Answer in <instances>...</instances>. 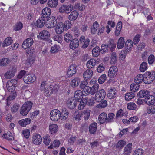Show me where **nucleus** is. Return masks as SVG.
I'll return each instance as SVG.
<instances>
[{
  "label": "nucleus",
  "instance_id": "35",
  "mask_svg": "<svg viewBox=\"0 0 155 155\" xmlns=\"http://www.w3.org/2000/svg\"><path fill=\"white\" fill-rule=\"evenodd\" d=\"M49 129L51 133L52 134H54L57 132L58 127L56 124H52L49 126Z\"/></svg>",
  "mask_w": 155,
  "mask_h": 155
},
{
  "label": "nucleus",
  "instance_id": "38",
  "mask_svg": "<svg viewBox=\"0 0 155 155\" xmlns=\"http://www.w3.org/2000/svg\"><path fill=\"white\" fill-rule=\"evenodd\" d=\"M96 60L93 58L89 60L87 63V66L88 68H91L94 67L96 63Z\"/></svg>",
  "mask_w": 155,
  "mask_h": 155
},
{
  "label": "nucleus",
  "instance_id": "32",
  "mask_svg": "<svg viewBox=\"0 0 155 155\" xmlns=\"http://www.w3.org/2000/svg\"><path fill=\"white\" fill-rule=\"evenodd\" d=\"M91 110L89 109H87L82 112L81 117H83L85 120H87L90 117Z\"/></svg>",
  "mask_w": 155,
  "mask_h": 155
},
{
  "label": "nucleus",
  "instance_id": "45",
  "mask_svg": "<svg viewBox=\"0 0 155 155\" xmlns=\"http://www.w3.org/2000/svg\"><path fill=\"white\" fill-rule=\"evenodd\" d=\"M80 81L79 78L78 77H75L72 80L71 82V85L74 87H77L78 86Z\"/></svg>",
  "mask_w": 155,
  "mask_h": 155
},
{
  "label": "nucleus",
  "instance_id": "7",
  "mask_svg": "<svg viewBox=\"0 0 155 155\" xmlns=\"http://www.w3.org/2000/svg\"><path fill=\"white\" fill-rule=\"evenodd\" d=\"M60 111L58 110H53L50 114V118L51 120L55 121H58L60 118Z\"/></svg>",
  "mask_w": 155,
  "mask_h": 155
},
{
  "label": "nucleus",
  "instance_id": "39",
  "mask_svg": "<svg viewBox=\"0 0 155 155\" xmlns=\"http://www.w3.org/2000/svg\"><path fill=\"white\" fill-rule=\"evenodd\" d=\"M58 5V0H49L48 2V6L51 8H55Z\"/></svg>",
  "mask_w": 155,
  "mask_h": 155
},
{
  "label": "nucleus",
  "instance_id": "51",
  "mask_svg": "<svg viewBox=\"0 0 155 155\" xmlns=\"http://www.w3.org/2000/svg\"><path fill=\"white\" fill-rule=\"evenodd\" d=\"M10 60L7 58H3L0 60V65L6 66L10 63Z\"/></svg>",
  "mask_w": 155,
  "mask_h": 155
},
{
  "label": "nucleus",
  "instance_id": "58",
  "mask_svg": "<svg viewBox=\"0 0 155 155\" xmlns=\"http://www.w3.org/2000/svg\"><path fill=\"white\" fill-rule=\"evenodd\" d=\"M147 64L145 62H143L142 63L140 67V70L141 72H144L147 69Z\"/></svg>",
  "mask_w": 155,
  "mask_h": 155
},
{
  "label": "nucleus",
  "instance_id": "28",
  "mask_svg": "<svg viewBox=\"0 0 155 155\" xmlns=\"http://www.w3.org/2000/svg\"><path fill=\"white\" fill-rule=\"evenodd\" d=\"M97 124L96 123L94 122L91 124L89 127L90 133L91 134H94L97 130Z\"/></svg>",
  "mask_w": 155,
  "mask_h": 155
},
{
  "label": "nucleus",
  "instance_id": "55",
  "mask_svg": "<svg viewBox=\"0 0 155 155\" xmlns=\"http://www.w3.org/2000/svg\"><path fill=\"white\" fill-rule=\"evenodd\" d=\"M99 26L98 22L96 21L93 24L91 28V33L93 34H95L96 32L97 28Z\"/></svg>",
  "mask_w": 155,
  "mask_h": 155
},
{
  "label": "nucleus",
  "instance_id": "9",
  "mask_svg": "<svg viewBox=\"0 0 155 155\" xmlns=\"http://www.w3.org/2000/svg\"><path fill=\"white\" fill-rule=\"evenodd\" d=\"M57 21L56 18L53 16H51L48 19H47L46 22V25H48L47 27L50 28L55 27L57 24Z\"/></svg>",
  "mask_w": 155,
  "mask_h": 155
},
{
  "label": "nucleus",
  "instance_id": "12",
  "mask_svg": "<svg viewBox=\"0 0 155 155\" xmlns=\"http://www.w3.org/2000/svg\"><path fill=\"white\" fill-rule=\"evenodd\" d=\"M41 136L37 134H34L32 136V143L36 145H40L42 142Z\"/></svg>",
  "mask_w": 155,
  "mask_h": 155
},
{
  "label": "nucleus",
  "instance_id": "62",
  "mask_svg": "<svg viewBox=\"0 0 155 155\" xmlns=\"http://www.w3.org/2000/svg\"><path fill=\"white\" fill-rule=\"evenodd\" d=\"M3 136L4 138L8 140H12L13 139L12 134L10 132H7L6 134H3Z\"/></svg>",
  "mask_w": 155,
  "mask_h": 155
},
{
  "label": "nucleus",
  "instance_id": "30",
  "mask_svg": "<svg viewBox=\"0 0 155 155\" xmlns=\"http://www.w3.org/2000/svg\"><path fill=\"white\" fill-rule=\"evenodd\" d=\"M150 94V92L149 91L146 90H140L138 93L137 95L139 97L143 98L147 97Z\"/></svg>",
  "mask_w": 155,
  "mask_h": 155
},
{
  "label": "nucleus",
  "instance_id": "16",
  "mask_svg": "<svg viewBox=\"0 0 155 155\" xmlns=\"http://www.w3.org/2000/svg\"><path fill=\"white\" fill-rule=\"evenodd\" d=\"M77 102L74 98H69L67 101V104L70 109H74L76 107L77 104Z\"/></svg>",
  "mask_w": 155,
  "mask_h": 155
},
{
  "label": "nucleus",
  "instance_id": "27",
  "mask_svg": "<svg viewBox=\"0 0 155 155\" xmlns=\"http://www.w3.org/2000/svg\"><path fill=\"white\" fill-rule=\"evenodd\" d=\"M107 115L105 113H101L99 115L98 120L100 124H103L105 122L107 123Z\"/></svg>",
  "mask_w": 155,
  "mask_h": 155
},
{
  "label": "nucleus",
  "instance_id": "49",
  "mask_svg": "<svg viewBox=\"0 0 155 155\" xmlns=\"http://www.w3.org/2000/svg\"><path fill=\"white\" fill-rule=\"evenodd\" d=\"M64 39L67 43H69L73 39V37L71 34L68 33L65 34Z\"/></svg>",
  "mask_w": 155,
  "mask_h": 155
},
{
  "label": "nucleus",
  "instance_id": "40",
  "mask_svg": "<svg viewBox=\"0 0 155 155\" xmlns=\"http://www.w3.org/2000/svg\"><path fill=\"white\" fill-rule=\"evenodd\" d=\"M13 42L12 38L11 37H8L4 41L2 44L3 47H5L7 46H8L11 44Z\"/></svg>",
  "mask_w": 155,
  "mask_h": 155
},
{
  "label": "nucleus",
  "instance_id": "3",
  "mask_svg": "<svg viewBox=\"0 0 155 155\" xmlns=\"http://www.w3.org/2000/svg\"><path fill=\"white\" fill-rule=\"evenodd\" d=\"M17 83V80L15 79H12L9 80L7 83V89L9 92H14L15 88V85Z\"/></svg>",
  "mask_w": 155,
  "mask_h": 155
},
{
  "label": "nucleus",
  "instance_id": "34",
  "mask_svg": "<svg viewBox=\"0 0 155 155\" xmlns=\"http://www.w3.org/2000/svg\"><path fill=\"white\" fill-rule=\"evenodd\" d=\"M122 26V22L120 21L117 23L115 31V35L116 36H118L120 33Z\"/></svg>",
  "mask_w": 155,
  "mask_h": 155
},
{
  "label": "nucleus",
  "instance_id": "54",
  "mask_svg": "<svg viewBox=\"0 0 155 155\" xmlns=\"http://www.w3.org/2000/svg\"><path fill=\"white\" fill-rule=\"evenodd\" d=\"M150 105L147 107V112L150 114H153L155 113V105L153 104Z\"/></svg>",
  "mask_w": 155,
  "mask_h": 155
},
{
  "label": "nucleus",
  "instance_id": "64",
  "mask_svg": "<svg viewBox=\"0 0 155 155\" xmlns=\"http://www.w3.org/2000/svg\"><path fill=\"white\" fill-rule=\"evenodd\" d=\"M20 107L19 105L18 104H15L11 107V110L12 112L15 113L18 110Z\"/></svg>",
  "mask_w": 155,
  "mask_h": 155
},
{
  "label": "nucleus",
  "instance_id": "17",
  "mask_svg": "<svg viewBox=\"0 0 155 155\" xmlns=\"http://www.w3.org/2000/svg\"><path fill=\"white\" fill-rule=\"evenodd\" d=\"M47 20L42 17H40L37 20L35 25L38 28H42L45 23L46 24Z\"/></svg>",
  "mask_w": 155,
  "mask_h": 155
},
{
  "label": "nucleus",
  "instance_id": "10",
  "mask_svg": "<svg viewBox=\"0 0 155 155\" xmlns=\"http://www.w3.org/2000/svg\"><path fill=\"white\" fill-rule=\"evenodd\" d=\"M117 91L114 87H110L108 89V93L107 95L109 98L113 99L115 98L117 94Z\"/></svg>",
  "mask_w": 155,
  "mask_h": 155
},
{
  "label": "nucleus",
  "instance_id": "56",
  "mask_svg": "<svg viewBox=\"0 0 155 155\" xmlns=\"http://www.w3.org/2000/svg\"><path fill=\"white\" fill-rule=\"evenodd\" d=\"M63 25L65 30H67L70 28L72 25L71 22L69 20L66 21L64 23H63Z\"/></svg>",
  "mask_w": 155,
  "mask_h": 155
},
{
  "label": "nucleus",
  "instance_id": "41",
  "mask_svg": "<svg viewBox=\"0 0 155 155\" xmlns=\"http://www.w3.org/2000/svg\"><path fill=\"white\" fill-rule=\"evenodd\" d=\"M126 144V141L124 140H120L118 141L117 143L116 146V148L118 149H122L123 147Z\"/></svg>",
  "mask_w": 155,
  "mask_h": 155
},
{
  "label": "nucleus",
  "instance_id": "20",
  "mask_svg": "<svg viewBox=\"0 0 155 155\" xmlns=\"http://www.w3.org/2000/svg\"><path fill=\"white\" fill-rule=\"evenodd\" d=\"M93 74V72L92 70L87 69L84 72L83 77L84 79L87 81L91 78Z\"/></svg>",
  "mask_w": 155,
  "mask_h": 155
},
{
  "label": "nucleus",
  "instance_id": "18",
  "mask_svg": "<svg viewBox=\"0 0 155 155\" xmlns=\"http://www.w3.org/2000/svg\"><path fill=\"white\" fill-rule=\"evenodd\" d=\"M60 111V119L63 120H66L68 116L69 113L68 110L65 108H62Z\"/></svg>",
  "mask_w": 155,
  "mask_h": 155
},
{
  "label": "nucleus",
  "instance_id": "36",
  "mask_svg": "<svg viewBox=\"0 0 155 155\" xmlns=\"http://www.w3.org/2000/svg\"><path fill=\"white\" fill-rule=\"evenodd\" d=\"M144 77L143 75L141 74L137 75L135 78V82L138 84L141 83L144 81Z\"/></svg>",
  "mask_w": 155,
  "mask_h": 155
},
{
  "label": "nucleus",
  "instance_id": "44",
  "mask_svg": "<svg viewBox=\"0 0 155 155\" xmlns=\"http://www.w3.org/2000/svg\"><path fill=\"white\" fill-rule=\"evenodd\" d=\"M117 59V56L116 53L113 52L110 57V63L111 64H115L116 63Z\"/></svg>",
  "mask_w": 155,
  "mask_h": 155
},
{
  "label": "nucleus",
  "instance_id": "63",
  "mask_svg": "<svg viewBox=\"0 0 155 155\" xmlns=\"http://www.w3.org/2000/svg\"><path fill=\"white\" fill-rule=\"evenodd\" d=\"M107 78V76L106 74H103L101 75L99 78L98 80V82L100 84H102L104 83Z\"/></svg>",
  "mask_w": 155,
  "mask_h": 155
},
{
  "label": "nucleus",
  "instance_id": "15",
  "mask_svg": "<svg viewBox=\"0 0 155 155\" xmlns=\"http://www.w3.org/2000/svg\"><path fill=\"white\" fill-rule=\"evenodd\" d=\"M51 11L50 8L48 7L45 8L42 11V17L46 20L50 18L49 16L51 14Z\"/></svg>",
  "mask_w": 155,
  "mask_h": 155
},
{
  "label": "nucleus",
  "instance_id": "14",
  "mask_svg": "<svg viewBox=\"0 0 155 155\" xmlns=\"http://www.w3.org/2000/svg\"><path fill=\"white\" fill-rule=\"evenodd\" d=\"M118 71L117 68L116 66H112L110 68L108 72V75L110 78H113L117 74Z\"/></svg>",
  "mask_w": 155,
  "mask_h": 155
},
{
  "label": "nucleus",
  "instance_id": "4",
  "mask_svg": "<svg viewBox=\"0 0 155 155\" xmlns=\"http://www.w3.org/2000/svg\"><path fill=\"white\" fill-rule=\"evenodd\" d=\"M50 34L49 32L47 30H44L41 31L39 33V35L41 39L43 40L48 41L49 42L52 41L51 40L49 39Z\"/></svg>",
  "mask_w": 155,
  "mask_h": 155
},
{
  "label": "nucleus",
  "instance_id": "6",
  "mask_svg": "<svg viewBox=\"0 0 155 155\" xmlns=\"http://www.w3.org/2000/svg\"><path fill=\"white\" fill-rule=\"evenodd\" d=\"M73 10V6L72 5H62L59 8V12L61 13L64 12L68 14Z\"/></svg>",
  "mask_w": 155,
  "mask_h": 155
},
{
  "label": "nucleus",
  "instance_id": "33",
  "mask_svg": "<svg viewBox=\"0 0 155 155\" xmlns=\"http://www.w3.org/2000/svg\"><path fill=\"white\" fill-rule=\"evenodd\" d=\"M31 120L29 118H26L25 119H22L19 121V124L22 127H25L27 125L29 124L30 123Z\"/></svg>",
  "mask_w": 155,
  "mask_h": 155
},
{
  "label": "nucleus",
  "instance_id": "23",
  "mask_svg": "<svg viewBox=\"0 0 155 155\" xmlns=\"http://www.w3.org/2000/svg\"><path fill=\"white\" fill-rule=\"evenodd\" d=\"M132 143L127 144L124 148L123 150L124 155H130L132 150Z\"/></svg>",
  "mask_w": 155,
  "mask_h": 155
},
{
  "label": "nucleus",
  "instance_id": "61",
  "mask_svg": "<svg viewBox=\"0 0 155 155\" xmlns=\"http://www.w3.org/2000/svg\"><path fill=\"white\" fill-rule=\"evenodd\" d=\"M59 46L57 45H55L52 46L51 50V53H55L58 52L59 50Z\"/></svg>",
  "mask_w": 155,
  "mask_h": 155
},
{
  "label": "nucleus",
  "instance_id": "5",
  "mask_svg": "<svg viewBox=\"0 0 155 155\" xmlns=\"http://www.w3.org/2000/svg\"><path fill=\"white\" fill-rule=\"evenodd\" d=\"M106 93L103 89L99 90L95 95V99L97 102H100L105 98Z\"/></svg>",
  "mask_w": 155,
  "mask_h": 155
},
{
  "label": "nucleus",
  "instance_id": "53",
  "mask_svg": "<svg viewBox=\"0 0 155 155\" xmlns=\"http://www.w3.org/2000/svg\"><path fill=\"white\" fill-rule=\"evenodd\" d=\"M60 144V142L58 140H55L53 143L49 146L48 147L49 149L53 148V147H58L59 146Z\"/></svg>",
  "mask_w": 155,
  "mask_h": 155
},
{
  "label": "nucleus",
  "instance_id": "24",
  "mask_svg": "<svg viewBox=\"0 0 155 155\" xmlns=\"http://www.w3.org/2000/svg\"><path fill=\"white\" fill-rule=\"evenodd\" d=\"M70 44V48L72 49H74L78 48L79 45L78 40L76 38L73 39Z\"/></svg>",
  "mask_w": 155,
  "mask_h": 155
},
{
  "label": "nucleus",
  "instance_id": "43",
  "mask_svg": "<svg viewBox=\"0 0 155 155\" xmlns=\"http://www.w3.org/2000/svg\"><path fill=\"white\" fill-rule=\"evenodd\" d=\"M124 40L123 37H120L118 40L117 44V48L118 49H121L123 47L124 45Z\"/></svg>",
  "mask_w": 155,
  "mask_h": 155
},
{
  "label": "nucleus",
  "instance_id": "19",
  "mask_svg": "<svg viewBox=\"0 0 155 155\" xmlns=\"http://www.w3.org/2000/svg\"><path fill=\"white\" fill-rule=\"evenodd\" d=\"M36 79V77L33 74H29L28 75L25 76L23 80L25 83H31L34 82Z\"/></svg>",
  "mask_w": 155,
  "mask_h": 155
},
{
  "label": "nucleus",
  "instance_id": "48",
  "mask_svg": "<svg viewBox=\"0 0 155 155\" xmlns=\"http://www.w3.org/2000/svg\"><path fill=\"white\" fill-rule=\"evenodd\" d=\"M85 6L83 4H81L79 3H77L75 4L74 8L80 11H83L85 8Z\"/></svg>",
  "mask_w": 155,
  "mask_h": 155
},
{
  "label": "nucleus",
  "instance_id": "13",
  "mask_svg": "<svg viewBox=\"0 0 155 155\" xmlns=\"http://www.w3.org/2000/svg\"><path fill=\"white\" fill-rule=\"evenodd\" d=\"M34 43L33 38H28L26 39L22 44L23 48L26 49L31 46Z\"/></svg>",
  "mask_w": 155,
  "mask_h": 155
},
{
  "label": "nucleus",
  "instance_id": "2",
  "mask_svg": "<svg viewBox=\"0 0 155 155\" xmlns=\"http://www.w3.org/2000/svg\"><path fill=\"white\" fill-rule=\"evenodd\" d=\"M33 104L31 101H27L21 107L20 113L22 116H26L32 108Z\"/></svg>",
  "mask_w": 155,
  "mask_h": 155
},
{
  "label": "nucleus",
  "instance_id": "50",
  "mask_svg": "<svg viewBox=\"0 0 155 155\" xmlns=\"http://www.w3.org/2000/svg\"><path fill=\"white\" fill-rule=\"evenodd\" d=\"M115 116V114L113 113H109L108 114V116H107V123H111L113 122Z\"/></svg>",
  "mask_w": 155,
  "mask_h": 155
},
{
  "label": "nucleus",
  "instance_id": "22",
  "mask_svg": "<svg viewBox=\"0 0 155 155\" xmlns=\"http://www.w3.org/2000/svg\"><path fill=\"white\" fill-rule=\"evenodd\" d=\"M144 102L148 105H153L155 102V98L153 96L149 95L144 99Z\"/></svg>",
  "mask_w": 155,
  "mask_h": 155
},
{
  "label": "nucleus",
  "instance_id": "26",
  "mask_svg": "<svg viewBox=\"0 0 155 155\" xmlns=\"http://www.w3.org/2000/svg\"><path fill=\"white\" fill-rule=\"evenodd\" d=\"M79 13L78 11L74 10L72 11L69 15L68 18L71 21H73L76 20L78 17Z\"/></svg>",
  "mask_w": 155,
  "mask_h": 155
},
{
  "label": "nucleus",
  "instance_id": "52",
  "mask_svg": "<svg viewBox=\"0 0 155 155\" xmlns=\"http://www.w3.org/2000/svg\"><path fill=\"white\" fill-rule=\"evenodd\" d=\"M127 109L131 110H134L137 109V106L134 102H130L127 104Z\"/></svg>",
  "mask_w": 155,
  "mask_h": 155
},
{
  "label": "nucleus",
  "instance_id": "25",
  "mask_svg": "<svg viewBox=\"0 0 155 155\" xmlns=\"http://www.w3.org/2000/svg\"><path fill=\"white\" fill-rule=\"evenodd\" d=\"M57 26L55 28V31L58 34L62 33L64 30H65L63 27V23L59 22L56 25Z\"/></svg>",
  "mask_w": 155,
  "mask_h": 155
},
{
  "label": "nucleus",
  "instance_id": "11",
  "mask_svg": "<svg viewBox=\"0 0 155 155\" xmlns=\"http://www.w3.org/2000/svg\"><path fill=\"white\" fill-rule=\"evenodd\" d=\"M17 70L14 67H12L11 68L4 74L5 78L7 79H10L12 78L15 75Z\"/></svg>",
  "mask_w": 155,
  "mask_h": 155
},
{
  "label": "nucleus",
  "instance_id": "57",
  "mask_svg": "<svg viewBox=\"0 0 155 155\" xmlns=\"http://www.w3.org/2000/svg\"><path fill=\"white\" fill-rule=\"evenodd\" d=\"M107 101L104 100L97 105V107L99 108H102L105 107L107 105Z\"/></svg>",
  "mask_w": 155,
  "mask_h": 155
},
{
  "label": "nucleus",
  "instance_id": "59",
  "mask_svg": "<svg viewBox=\"0 0 155 155\" xmlns=\"http://www.w3.org/2000/svg\"><path fill=\"white\" fill-rule=\"evenodd\" d=\"M43 142L46 145H48L51 142L50 137L48 135H47L43 137Z\"/></svg>",
  "mask_w": 155,
  "mask_h": 155
},
{
  "label": "nucleus",
  "instance_id": "21",
  "mask_svg": "<svg viewBox=\"0 0 155 155\" xmlns=\"http://www.w3.org/2000/svg\"><path fill=\"white\" fill-rule=\"evenodd\" d=\"M83 93L80 90L76 91L75 92L74 97L76 101L79 102L83 98Z\"/></svg>",
  "mask_w": 155,
  "mask_h": 155
},
{
  "label": "nucleus",
  "instance_id": "46",
  "mask_svg": "<svg viewBox=\"0 0 155 155\" xmlns=\"http://www.w3.org/2000/svg\"><path fill=\"white\" fill-rule=\"evenodd\" d=\"M135 95L134 93L131 92H128L126 94L125 98L126 101H129L134 97Z\"/></svg>",
  "mask_w": 155,
  "mask_h": 155
},
{
  "label": "nucleus",
  "instance_id": "60",
  "mask_svg": "<svg viewBox=\"0 0 155 155\" xmlns=\"http://www.w3.org/2000/svg\"><path fill=\"white\" fill-rule=\"evenodd\" d=\"M108 48L107 45L103 44L101 46L100 52L102 54H104L108 50Z\"/></svg>",
  "mask_w": 155,
  "mask_h": 155
},
{
  "label": "nucleus",
  "instance_id": "31",
  "mask_svg": "<svg viewBox=\"0 0 155 155\" xmlns=\"http://www.w3.org/2000/svg\"><path fill=\"white\" fill-rule=\"evenodd\" d=\"M99 85L97 83L94 84L91 87V94L93 95L96 94L99 90Z\"/></svg>",
  "mask_w": 155,
  "mask_h": 155
},
{
  "label": "nucleus",
  "instance_id": "42",
  "mask_svg": "<svg viewBox=\"0 0 155 155\" xmlns=\"http://www.w3.org/2000/svg\"><path fill=\"white\" fill-rule=\"evenodd\" d=\"M140 87V85L137 84H132L130 87V90L131 92L135 93L139 89Z\"/></svg>",
  "mask_w": 155,
  "mask_h": 155
},
{
  "label": "nucleus",
  "instance_id": "37",
  "mask_svg": "<svg viewBox=\"0 0 155 155\" xmlns=\"http://www.w3.org/2000/svg\"><path fill=\"white\" fill-rule=\"evenodd\" d=\"M108 48L110 49V51H114L116 48V44L114 42V41L112 39L110 40L107 44Z\"/></svg>",
  "mask_w": 155,
  "mask_h": 155
},
{
  "label": "nucleus",
  "instance_id": "47",
  "mask_svg": "<svg viewBox=\"0 0 155 155\" xmlns=\"http://www.w3.org/2000/svg\"><path fill=\"white\" fill-rule=\"evenodd\" d=\"M100 48L98 46L95 47L92 50V55L94 57L98 56L100 54Z\"/></svg>",
  "mask_w": 155,
  "mask_h": 155
},
{
  "label": "nucleus",
  "instance_id": "29",
  "mask_svg": "<svg viewBox=\"0 0 155 155\" xmlns=\"http://www.w3.org/2000/svg\"><path fill=\"white\" fill-rule=\"evenodd\" d=\"M48 85L46 82V81L42 82L41 84L40 89L43 91L45 96H46V93L48 91Z\"/></svg>",
  "mask_w": 155,
  "mask_h": 155
},
{
  "label": "nucleus",
  "instance_id": "8",
  "mask_svg": "<svg viewBox=\"0 0 155 155\" xmlns=\"http://www.w3.org/2000/svg\"><path fill=\"white\" fill-rule=\"evenodd\" d=\"M78 68L75 64H73L70 66L68 68L67 75L68 77H70L74 75L76 73Z\"/></svg>",
  "mask_w": 155,
  "mask_h": 155
},
{
  "label": "nucleus",
  "instance_id": "1",
  "mask_svg": "<svg viewBox=\"0 0 155 155\" xmlns=\"http://www.w3.org/2000/svg\"><path fill=\"white\" fill-rule=\"evenodd\" d=\"M144 82L147 84L151 83L155 79V72L153 71H146L144 74Z\"/></svg>",
  "mask_w": 155,
  "mask_h": 155
}]
</instances>
